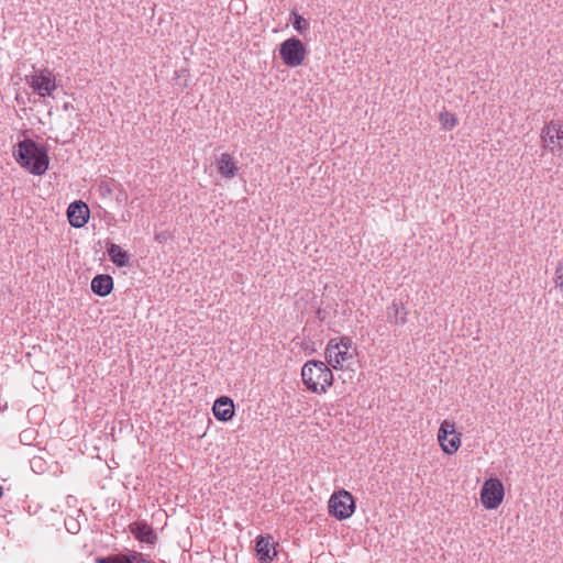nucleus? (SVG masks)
Wrapping results in <instances>:
<instances>
[{
    "label": "nucleus",
    "instance_id": "6ab92c4d",
    "mask_svg": "<svg viewBox=\"0 0 563 563\" xmlns=\"http://www.w3.org/2000/svg\"><path fill=\"white\" fill-rule=\"evenodd\" d=\"M96 563H130V561L125 554H115L107 558H97Z\"/></svg>",
    "mask_w": 563,
    "mask_h": 563
},
{
    "label": "nucleus",
    "instance_id": "412c9836",
    "mask_svg": "<svg viewBox=\"0 0 563 563\" xmlns=\"http://www.w3.org/2000/svg\"><path fill=\"white\" fill-rule=\"evenodd\" d=\"M126 559H129L130 563H146L147 561L144 559L143 554L136 551H129L126 554Z\"/></svg>",
    "mask_w": 563,
    "mask_h": 563
},
{
    "label": "nucleus",
    "instance_id": "f3484780",
    "mask_svg": "<svg viewBox=\"0 0 563 563\" xmlns=\"http://www.w3.org/2000/svg\"><path fill=\"white\" fill-rule=\"evenodd\" d=\"M439 123L443 131H452L459 124V119L456 114L444 109L439 113Z\"/></svg>",
    "mask_w": 563,
    "mask_h": 563
},
{
    "label": "nucleus",
    "instance_id": "2eb2a0df",
    "mask_svg": "<svg viewBox=\"0 0 563 563\" xmlns=\"http://www.w3.org/2000/svg\"><path fill=\"white\" fill-rule=\"evenodd\" d=\"M113 278L108 274H99L91 280V290L93 294L100 297L110 295L113 290Z\"/></svg>",
    "mask_w": 563,
    "mask_h": 563
},
{
    "label": "nucleus",
    "instance_id": "f257e3e1",
    "mask_svg": "<svg viewBox=\"0 0 563 563\" xmlns=\"http://www.w3.org/2000/svg\"><path fill=\"white\" fill-rule=\"evenodd\" d=\"M12 155L18 165L34 176L44 175L49 168V156L45 145L25 137L12 148Z\"/></svg>",
    "mask_w": 563,
    "mask_h": 563
},
{
    "label": "nucleus",
    "instance_id": "20e7f679",
    "mask_svg": "<svg viewBox=\"0 0 563 563\" xmlns=\"http://www.w3.org/2000/svg\"><path fill=\"white\" fill-rule=\"evenodd\" d=\"M540 146L551 155H563V121L551 119L545 121L540 131Z\"/></svg>",
    "mask_w": 563,
    "mask_h": 563
},
{
    "label": "nucleus",
    "instance_id": "dca6fc26",
    "mask_svg": "<svg viewBox=\"0 0 563 563\" xmlns=\"http://www.w3.org/2000/svg\"><path fill=\"white\" fill-rule=\"evenodd\" d=\"M110 261L118 267H125L130 264V254L120 245L110 243L107 247Z\"/></svg>",
    "mask_w": 563,
    "mask_h": 563
},
{
    "label": "nucleus",
    "instance_id": "ddd939ff",
    "mask_svg": "<svg viewBox=\"0 0 563 563\" xmlns=\"http://www.w3.org/2000/svg\"><path fill=\"white\" fill-rule=\"evenodd\" d=\"M130 532L140 542H144L147 544H154L157 540V536L153 528L144 520H139L132 522L129 526Z\"/></svg>",
    "mask_w": 563,
    "mask_h": 563
},
{
    "label": "nucleus",
    "instance_id": "7ed1b4c3",
    "mask_svg": "<svg viewBox=\"0 0 563 563\" xmlns=\"http://www.w3.org/2000/svg\"><path fill=\"white\" fill-rule=\"evenodd\" d=\"M357 349L349 336H336L325 345V363L334 371L351 369L357 357Z\"/></svg>",
    "mask_w": 563,
    "mask_h": 563
},
{
    "label": "nucleus",
    "instance_id": "1a4fd4ad",
    "mask_svg": "<svg viewBox=\"0 0 563 563\" xmlns=\"http://www.w3.org/2000/svg\"><path fill=\"white\" fill-rule=\"evenodd\" d=\"M26 82L42 98L51 97L57 88L56 78L48 68L34 70L26 76Z\"/></svg>",
    "mask_w": 563,
    "mask_h": 563
},
{
    "label": "nucleus",
    "instance_id": "f03ea898",
    "mask_svg": "<svg viewBox=\"0 0 563 563\" xmlns=\"http://www.w3.org/2000/svg\"><path fill=\"white\" fill-rule=\"evenodd\" d=\"M301 380L305 388L316 395H324L334 383L332 368L322 361L309 360L301 367Z\"/></svg>",
    "mask_w": 563,
    "mask_h": 563
},
{
    "label": "nucleus",
    "instance_id": "9b49d317",
    "mask_svg": "<svg viewBox=\"0 0 563 563\" xmlns=\"http://www.w3.org/2000/svg\"><path fill=\"white\" fill-rule=\"evenodd\" d=\"M69 224L74 228H82L90 218L89 207L81 200L71 202L67 209Z\"/></svg>",
    "mask_w": 563,
    "mask_h": 563
},
{
    "label": "nucleus",
    "instance_id": "39448f33",
    "mask_svg": "<svg viewBox=\"0 0 563 563\" xmlns=\"http://www.w3.org/2000/svg\"><path fill=\"white\" fill-rule=\"evenodd\" d=\"M437 441L445 455H454L462 445V433L457 431L456 423L452 419L441 421Z\"/></svg>",
    "mask_w": 563,
    "mask_h": 563
},
{
    "label": "nucleus",
    "instance_id": "6e6552de",
    "mask_svg": "<svg viewBox=\"0 0 563 563\" xmlns=\"http://www.w3.org/2000/svg\"><path fill=\"white\" fill-rule=\"evenodd\" d=\"M505 486L498 477L484 481L479 490V501L484 509L496 510L505 499Z\"/></svg>",
    "mask_w": 563,
    "mask_h": 563
},
{
    "label": "nucleus",
    "instance_id": "0eeeda50",
    "mask_svg": "<svg viewBox=\"0 0 563 563\" xmlns=\"http://www.w3.org/2000/svg\"><path fill=\"white\" fill-rule=\"evenodd\" d=\"M278 55L285 66L296 68L305 63L308 51L301 40L292 36L279 44Z\"/></svg>",
    "mask_w": 563,
    "mask_h": 563
},
{
    "label": "nucleus",
    "instance_id": "aec40b11",
    "mask_svg": "<svg viewBox=\"0 0 563 563\" xmlns=\"http://www.w3.org/2000/svg\"><path fill=\"white\" fill-rule=\"evenodd\" d=\"M554 284L555 287L563 292V257L558 263V266L555 268L554 273Z\"/></svg>",
    "mask_w": 563,
    "mask_h": 563
},
{
    "label": "nucleus",
    "instance_id": "4468645a",
    "mask_svg": "<svg viewBox=\"0 0 563 563\" xmlns=\"http://www.w3.org/2000/svg\"><path fill=\"white\" fill-rule=\"evenodd\" d=\"M213 416L217 420L227 422L234 416V402L230 397L221 396L213 402Z\"/></svg>",
    "mask_w": 563,
    "mask_h": 563
},
{
    "label": "nucleus",
    "instance_id": "9d476101",
    "mask_svg": "<svg viewBox=\"0 0 563 563\" xmlns=\"http://www.w3.org/2000/svg\"><path fill=\"white\" fill-rule=\"evenodd\" d=\"M276 543L271 534H261L256 538L255 552L261 563H271L277 555Z\"/></svg>",
    "mask_w": 563,
    "mask_h": 563
},
{
    "label": "nucleus",
    "instance_id": "a211bd4d",
    "mask_svg": "<svg viewBox=\"0 0 563 563\" xmlns=\"http://www.w3.org/2000/svg\"><path fill=\"white\" fill-rule=\"evenodd\" d=\"M291 18L294 29L300 34H303L309 29V23L302 15L294 12L291 13Z\"/></svg>",
    "mask_w": 563,
    "mask_h": 563
},
{
    "label": "nucleus",
    "instance_id": "423d86ee",
    "mask_svg": "<svg viewBox=\"0 0 563 563\" xmlns=\"http://www.w3.org/2000/svg\"><path fill=\"white\" fill-rule=\"evenodd\" d=\"M356 509L353 495L346 489H339L332 493L328 501V511L336 520L350 519Z\"/></svg>",
    "mask_w": 563,
    "mask_h": 563
},
{
    "label": "nucleus",
    "instance_id": "f8f14e48",
    "mask_svg": "<svg viewBox=\"0 0 563 563\" xmlns=\"http://www.w3.org/2000/svg\"><path fill=\"white\" fill-rule=\"evenodd\" d=\"M216 166L221 177L232 179L238 175L239 166L235 157L230 153H221L217 161Z\"/></svg>",
    "mask_w": 563,
    "mask_h": 563
}]
</instances>
